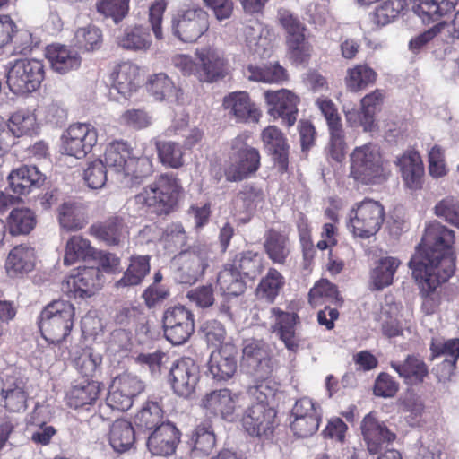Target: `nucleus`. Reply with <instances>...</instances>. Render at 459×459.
<instances>
[{"label": "nucleus", "mask_w": 459, "mask_h": 459, "mask_svg": "<svg viewBox=\"0 0 459 459\" xmlns=\"http://www.w3.org/2000/svg\"><path fill=\"white\" fill-rule=\"evenodd\" d=\"M152 162L147 156L135 157L133 149L123 141L109 143L104 153V161L97 159L88 163L83 178L90 188H102L108 174L125 186L132 187L152 175Z\"/></svg>", "instance_id": "nucleus-1"}, {"label": "nucleus", "mask_w": 459, "mask_h": 459, "mask_svg": "<svg viewBox=\"0 0 459 459\" xmlns=\"http://www.w3.org/2000/svg\"><path fill=\"white\" fill-rule=\"evenodd\" d=\"M454 231L438 221L430 222L425 229L421 243L409 262L412 275H426L438 271L437 276L430 274L429 282L437 285L446 282L455 272V256L452 249Z\"/></svg>", "instance_id": "nucleus-2"}, {"label": "nucleus", "mask_w": 459, "mask_h": 459, "mask_svg": "<svg viewBox=\"0 0 459 459\" xmlns=\"http://www.w3.org/2000/svg\"><path fill=\"white\" fill-rule=\"evenodd\" d=\"M248 393L254 399L242 417L245 430L253 437H269L274 429L276 411L268 405L275 395L276 389L269 382L263 381L249 387Z\"/></svg>", "instance_id": "nucleus-3"}, {"label": "nucleus", "mask_w": 459, "mask_h": 459, "mask_svg": "<svg viewBox=\"0 0 459 459\" xmlns=\"http://www.w3.org/2000/svg\"><path fill=\"white\" fill-rule=\"evenodd\" d=\"M386 169L378 145L368 143L356 147L351 154V177L362 185L380 184Z\"/></svg>", "instance_id": "nucleus-4"}, {"label": "nucleus", "mask_w": 459, "mask_h": 459, "mask_svg": "<svg viewBox=\"0 0 459 459\" xmlns=\"http://www.w3.org/2000/svg\"><path fill=\"white\" fill-rule=\"evenodd\" d=\"M74 306L65 300H55L41 312L39 321L43 338L50 343H60L71 333L74 318Z\"/></svg>", "instance_id": "nucleus-5"}, {"label": "nucleus", "mask_w": 459, "mask_h": 459, "mask_svg": "<svg viewBox=\"0 0 459 459\" xmlns=\"http://www.w3.org/2000/svg\"><path fill=\"white\" fill-rule=\"evenodd\" d=\"M180 190L178 178L172 174H163L136 195L135 201L158 214H168L176 205Z\"/></svg>", "instance_id": "nucleus-6"}, {"label": "nucleus", "mask_w": 459, "mask_h": 459, "mask_svg": "<svg viewBox=\"0 0 459 459\" xmlns=\"http://www.w3.org/2000/svg\"><path fill=\"white\" fill-rule=\"evenodd\" d=\"M211 252L206 246H194L174 257V279L180 284H194L204 273L211 263Z\"/></svg>", "instance_id": "nucleus-7"}, {"label": "nucleus", "mask_w": 459, "mask_h": 459, "mask_svg": "<svg viewBox=\"0 0 459 459\" xmlns=\"http://www.w3.org/2000/svg\"><path fill=\"white\" fill-rule=\"evenodd\" d=\"M45 77L44 65L39 59H19L8 72L7 83L12 91L23 94L35 91Z\"/></svg>", "instance_id": "nucleus-8"}, {"label": "nucleus", "mask_w": 459, "mask_h": 459, "mask_svg": "<svg viewBox=\"0 0 459 459\" xmlns=\"http://www.w3.org/2000/svg\"><path fill=\"white\" fill-rule=\"evenodd\" d=\"M171 31L183 42H195L209 29L207 13L194 6L178 10L171 18Z\"/></svg>", "instance_id": "nucleus-9"}, {"label": "nucleus", "mask_w": 459, "mask_h": 459, "mask_svg": "<svg viewBox=\"0 0 459 459\" xmlns=\"http://www.w3.org/2000/svg\"><path fill=\"white\" fill-rule=\"evenodd\" d=\"M384 206L377 201L365 199L351 211L353 233L360 238H369L381 228L385 220Z\"/></svg>", "instance_id": "nucleus-10"}, {"label": "nucleus", "mask_w": 459, "mask_h": 459, "mask_svg": "<svg viewBox=\"0 0 459 459\" xmlns=\"http://www.w3.org/2000/svg\"><path fill=\"white\" fill-rule=\"evenodd\" d=\"M162 326L166 339L173 345L186 342L195 332V318L184 306L168 307L162 316Z\"/></svg>", "instance_id": "nucleus-11"}, {"label": "nucleus", "mask_w": 459, "mask_h": 459, "mask_svg": "<svg viewBox=\"0 0 459 459\" xmlns=\"http://www.w3.org/2000/svg\"><path fill=\"white\" fill-rule=\"evenodd\" d=\"M242 367L250 374L267 377L273 371V364L269 345L263 340L245 339L242 348Z\"/></svg>", "instance_id": "nucleus-12"}, {"label": "nucleus", "mask_w": 459, "mask_h": 459, "mask_svg": "<svg viewBox=\"0 0 459 459\" xmlns=\"http://www.w3.org/2000/svg\"><path fill=\"white\" fill-rule=\"evenodd\" d=\"M97 140V130L92 125L73 124L63 135L62 149L65 154L82 159L91 151Z\"/></svg>", "instance_id": "nucleus-13"}, {"label": "nucleus", "mask_w": 459, "mask_h": 459, "mask_svg": "<svg viewBox=\"0 0 459 459\" xmlns=\"http://www.w3.org/2000/svg\"><path fill=\"white\" fill-rule=\"evenodd\" d=\"M102 285V273L98 267H79L62 282L61 290L69 297H91Z\"/></svg>", "instance_id": "nucleus-14"}, {"label": "nucleus", "mask_w": 459, "mask_h": 459, "mask_svg": "<svg viewBox=\"0 0 459 459\" xmlns=\"http://www.w3.org/2000/svg\"><path fill=\"white\" fill-rule=\"evenodd\" d=\"M360 429L367 449L372 455L387 449L396 439L395 432L372 412L363 418Z\"/></svg>", "instance_id": "nucleus-15"}, {"label": "nucleus", "mask_w": 459, "mask_h": 459, "mask_svg": "<svg viewBox=\"0 0 459 459\" xmlns=\"http://www.w3.org/2000/svg\"><path fill=\"white\" fill-rule=\"evenodd\" d=\"M237 150L235 160L225 171L228 181L237 182L255 173L260 166V154L258 151L236 138L232 143Z\"/></svg>", "instance_id": "nucleus-16"}, {"label": "nucleus", "mask_w": 459, "mask_h": 459, "mask_svg": "<svg viewBox=\"0 0 459 459\" xmlns=\"http://www.w3.org/2000/svg\"><path fill=\"white\" fill-rule=\"evenodd\" d=\"M264 99L268 105V113L274 118H281L287 126H291L297 121L298 104L299 98L291 91L281 89L266 91Z\"/></svg>", "instance_id": "nucleus-17"}, {"label": "nucleus", "mask_w": 459, "mask_h": 459, "mask_svg": "<svg viewBox=\"0 0 459 459\" xmlns=\"http://www.w3.org/2000/svg\"><path fill=\"white\" fill-rule=\"evenodd\" d=\"M199 380V368L187 357L177 360L169 370V381L174 393L181 397H189Z\"/></svg>", "instance_id": "nucleus-18"}, {"label": "nucleus", "mask_w": 459, "mask_h": 459, "mask_svg": "<svg viewBox=\"0 0 459 459\" xmlns=\"http://www.w3.org/2000/svg\"><path fill=\"white\" fill-rule=\"evenodd\" d=\"M110 95L117 100L121 98L127 100L140 84L139 68L131 62L119 64L112 73Z\"/></svg>", "instance_id": "nucleus-19"}, {"label": "nucleus", "mask_w": 459, "mask_h": 459, "mask_svg": "<svg viewBox=\"0 0 459 459\" xmlns=\"http://www.w3.org/2000/svg\"><path fill=\"white\" fill-rule=\"evenodd\" d=\"M200 62L197 79L201 82H212L225 75V60L222 54L216 48L207 47L196 50Z\"/></svg>", "instance_id": "nucleus-20"}, {"label": "nucleus", "mask_w": 459, "mask_h": 459, "mask_svg": "<svg viewBox=\"0 0 459 459\" xmlns=\"http://www.w3.org/2000/svg\"><path fill=\"white\" fill-rule=\"evenodd\" d=\"M179 438L178 429L167 421L150 433L146 445L152 455L168 456L175 453Z\"/></svg>", "instance_id": "nucleus-21"}, {"label": "nucleus", "mask_w": 459, "mask_h": 459, "mask_svg": "<svg viewBox=\"0 0 459 459\" xmlns=\"http://www.w3.org/2000/svg\"><path fill=\"white\" fill-rule=\"evenodd\" d=\"M243 33L249 51L260 58L269 57L273 48L272 34L257 20L250 21Z\"/></svg>", "instance_id": "nucleus-22"}, {"label": "nucleus", "mask_w": 459, "mask_h": 459, "mask_svg": "<svg viewBox=\"0 0 459 459\" xmlns=\"http://www.w3.org/2000/svg\"><path fill=\"white\" fill-rule=\"evenodd\" d=\"M46 177L36 166L24 165L13 169L8 176L10 188L18 195H28L39 188Z\"/></svg>", "instance_id": "nucleus-23"}, {"label": "nucleus", "mask_w": 459, "mask_h": 459, "mask_svg": "<svg viewBox=\"0 0 459 459\" xmlns=\"http://www.w3.org/2000/svg\"><path fill=\"white\" fill-rule=\"evenodd\" d=\"M265 149L272 154L279 170L283 173L289 165V145L282 132L275 126H269L262 132Z\"/></svg>", "instance_id": "nucleus-24"}, {"label": "nucleus", "mask_w": 459, "mask_h": 459, "mask_svg": "<svg viewBox=\"0 0 459 459\" xmlns=\"http://www.w3.org/2000/svg\"><path fill=\"white\" fill-rule=\"evenodd\" d=\"M223 107L238 122H257L260 113L246 91L229 93L223 99Z\"/></svg>", "instance_id": "nucleus-25"}, {"label": "nucleus", "mask_w": 459, "mask_h": 459, "mask_svg": "<svg viewBox=\"0 0 459 459\" xmlns=\"http://www.w3.org/2000/svg\"><path fill=\"white\" fill-rule=\"evenodd\" d=\"M238 395L224 388L207 394L202 400V405L214 415L220 414L230 421L234 420Z\"/></svg>", "instance_id": "nucleus-26"}, {"label": "nucleus", "mask_w": 459, "mask_h": 459, "mask_svg": "<svg viewBox=\"0 0 459 459\" xmlns=\"http://www.w3.org/2000/svg\"><path fill=\"white\" fill-rule=\"evenodd\" d=\"M237 370V359L234 348L225 346L219 351H213L208 361V371L213 379L225 381L233 377Z\"/></svg>", "instance_id": "nucleus-27"}, {"label": "nucleus", "mask_w": 459, "mask_h": 459, "mask_svg": "<svg viewBox=\"0 0 459 459\" xmlns=\"http://www.w3.org/2000/svg\"><path fill=\"white\" fill-rule=\"evenodd\" d=\"M91 233L108 246H121L128 236L127 226L121 217L115 216L92 225Z\"/></svg>", "instance_id": "nucleus-28"}, {"label": "nucleus", "mask_w": 459, "mask_h": 459, "mask_svg": "<svg viewBox=\"0 0 459 459\" xmlns=\"http://www.w3.org/2000/svg\"><path fill=\"white\" fill-rule=\"evenodd\" d=\"M35 266V251L28 244L15 246L8 255L5 269L12 278L26 274Z\"/></svg>", "instance_id": "nucleus-29"}, {"label": "nucleus", "mask_w": 459, "mask_h": 459, "mask_svg": "<svg viewBox=\"0 0 459 459\" xmlns=\"http://www.w3.org/2000/svg\"><path fill=\"white\" fill-rule=\"evenodd\" d=\"M390 366L408 385L421 384L429 375L427 364L414 355H408L403 361H391Z\"/></svg>", "instance_id": "nucleus-30"}, {"label": "nucleus", "mask_w": 459, "mask_h": 459, "mask_svg": "<svg viewBox=\"0 0 459 459\" xmlns=\"http://www.w3.org/2000/svg\"><path fill=\"white\" fill-rule=\"evenodd\" d=\"M397 165L405 186L411 190L420 189L424 168L420 154L416 152H406L398 159Z\"/></svg>", "instance_id": "nucleus-31"}, {"label": "nucleus", "mask_w": 459, "mask_h": 459, "mask_svg": "<svg viewBox=\"0 0 459 459\" xmlns=\"http://www.w3.org/2000/svg\"><path fill=\"white\" fill-rule=\"evenodd\" d=\"M46 57L52 69L60 74L75 70L81 65L78 53L62 45L48 46L46 49Z\"/></svg>", "instance_id": "nucleus-32"}, {"label": "nucleus", "mask_w": 459, "mask_h": 459, "mask_svg": "<svg viewBox=\"0 0 459 459\" xmlns=\"http://www.w3.org/2000/svg\"><path fill=\"white\" fill-rule=\"evenodd\" d=\"M150 256L133 255L123 276L115 282L117 290L141 285L144 278L150 273Z\"/></svg>", "instance_id": "nucleus-33"}, {"label": "nucleus", "mask_w": 459, "mask_h": 459, "mask_svg": "<svg viewBox=\"0 0 459 459\" xmlns=\"http://www.w3.org/2000/svg\"><path fill=\"white\" fill-rule=\"evenodd\" d=\"M458 0H414L413 13L422 22L429 23L439 20L442 16L451 13Z\"/></svg>", "instance_id": "nucleus-34"}, {"label": "nucleus", "mask_w": 459, "mask_h": 459, "mask_svg": "<svg viewBox=\"0 0 459 459\" xmlns=\"http://www.w3.org/2000/svg\"><path fill=\"white\" fill-rule=\"evenodd\" d=\"M273 313L277 317L274 331L277 332L288 350L297 351L299 343L295 333V325L299 323V316L296 313L283 312L278 308H273Z\"/></svg>", "instance_id": "nucleus-35"}, {"label": "nucleus", "mask_w": 459, "mask_h": 459, "mask_svg": "<svg viewBox=\"0 0 459 459\" xmlns=\"http://www.w3.org/2000/svg\"><path fill=\"white\" fill-rule=\"evenodd\" d=\"M135 439V431L129 421L119 419L110 425L108 443L116 453L123 454L129 451Z\"/></svg>", "instance_id": "nucleus-36"}, {"label": "nucleus", "mask_w": 459, "mask_h": 459, "mask_svg": "<svg viewBox=\"0 0 459 459\" xmlns=\"http://www.w3.org/2000/svg\"><path fill=\"white\" fill-rule=\"evenodd\" d=\"M100 394V384L96 381L83 378L75 381L66 394L67 404L71 408L78 409L91 404Z\"/></svg>", "instance_id": "nucleus-37"}, {"label": "nucleus", "mask_w": 459, "mask_h": 459, "mask_svg": "<svg viewBox=\"0 0 459 459\" xmlns=\"http://www.w3.org/2000/svg\"><path fill=\"white\" fill-rule=\"evenodd\" d=\"M148 92L160 101L178 102L182 92L164 73L155 74L150 76L147 82Z\"/></svg>", "instance_id": "nucleus-38"}, {"label": "nucleus", "mask_w": 459, "mask_h": 459, "mask_svg": "<svg viewBox=\"0 0 459 459\" xmlns=\"http://www.w3.org/2000/svg\"><path fill=\"white\" fill-rule=\"evenodd\" d=\"M57 219L62 229L76 231L87 224L84 208L76 203L65 202L57 210Z\"/></svg>", "instance_id": "nucleus-39"}, {"label": "nucleus", "mask_w": 459, "mask_h": 459, "mask_svg": "<svg viewBox=\"0 0 459 459\" xmlns=\"http://www.w3.org/2000/svg\"><path fill=\"white\" fill-rule=\"evenodd\" d=\"M244 75L249 81L264 83H278L287 78L285 69L277 63L262 66L249 65Z\"/></svg>", "instance_id": "nucleus-40"}, {"label": "nucleus", "mask_w": 459, "mask_h": 459, "mask_svg": "<svg viewBox=\"0 0 459 459\" xmlns=\"http://www.w3.org/2000/svg\"><path fill=\"white\" fill-rule=\"evenodd\" d=\"M263 200V190L255 185L247 184L242 186L233 199L232 205L236 213H250Z\"/></svg>", "instance_id": "nucleus-41"}, {"label": "nucleus", "mask_w": 459, "mask_h": 459, "mask_svg": "<svg viewBox=\"0 0 459 459\" xmlns=\"http://www.w3.org/2000/svg\"><path fill=\"white\" fill-rule=\"evenodd\" d=\"M217 282L222 293L228 296H238L246 289L243 276L232 263L224 265L218 274Z\"/></svg>", "instance_id": "nucleus-42"}, {"label": "nucleus", "mask_w": 459, "mask_h": 459, "mask_svg": "<svg viewBox=\"0 0 459 459\" xmlns=\"http://www.w3.org/2000/svg\"><path fill=\"white\" fill-rule=\"evenodd\" d=\"M268 257L274 263L284 264L290 255L288 238L274 230H270L265 235L264 243Z\"/></svg>", "instance_id": "nucleus-43"}, {"label": "nucleus", "mask_w": 459, "mask_h": 459, "mask_svg": "<svg viewBox=\"0 0 459 459\" xmlns=\"http://www.w3.org/2000/svg\"><path fill=\"white\" fill-rule=\"evenodd\" d=\"M232 264L237 267L243 278L252 281L256 279L264 269L262 255L251 250L236 255Z\"/></svg>", "instance_id": "nucleus-44"}, {"label": "nucleus", "mask_w": 459, "mask_h": 459, "mask_svg": "<svg viewBox=\"0 0 459 459\" xmlns=\"http://www.w3.org/2000/svg\"><path fill=\"white\" fill-rule=\"evenodd\" d=\"M1 395L6 410L12 412L23 411L27 408V394L22 381L4 383Z\"/></svg>", "instance_id": "nucleus-45"}, {"label": "nucleus", "mask_w": 459, "mask_h": 459, "mask_svg": "<svg viewBox=\"0 0 459 459\" xmlns=\"http://www.w3.org/2000/svg\"><path fill=\"white\" fill-rule=\"evenodd\" d=\"M134 422L139 429L152 432L165 424L163 411L157 402L148 401L135 415Z\"/></svg>", "instance_id": "nucleus-46"}, {"label": "nucleus", "mask_w": 459, "mask_h": 459, "mask_svg": "<svg viewBox=\"0 0 459 459\" xmlns=\"http://www.w3.org/2000/svg\"><path fill=\"white\" fill-rule=\"evenodd\" d=\"M94 248L88 239L79 235L71 237L65 245L64 264L72 265L78 261H86L94 255Z\"/></svg>", "instance_id": "nucleus-47"}, {"label": "nucleus", "mask_w": 459, "mask_h": 459, "mask_svg": "<svg viewBox=\"0 0 459 459\" xmlns=\"http://www.w3.org/2000/svg\"><path fill=\"white\" fill-rule=\"evenodd\" d=\"M377 73L368 65H358L347 70L345 84L352 92L360 91L375 83Z\"/></svg>", "instance_id": "nucleus-48"}, {"label": "nucleus", "mask_w": 459, "mask_h": 459, "mask_svg": "<svg viewBox=\"0 0 459 459\" xmlns=\"http://www.w3.org/2000/svg\"><path fill=\"white\" fill-rule=\"evenodd\" d=\"M118 44L126 48L135 51H145L152 45V39L148 29L143 26L126 28L118 38Z\"/></svg>", "instance_id": "nucleus-49"}, {"label": "nucleus", "mask_w": 459, "mask_h": 459, "mask_svg": "<svg viewBox=\"0 0 459 459\" xmlns=\"http://www.w3.org/2000/svg\"><path fill=\"white\" fill-rule=\"evenodd\" d=\"M400 264L401 262L396 257H381L371 273L375 288L382 290L389 286L393 282L394 275Z\"/></svg>", "instance_id": "nucleus-50"}, {"label": "nucleus", "mask_w": 459, "mask_h": 459, "mask_svg": "<svg viewBox=\"0 0 459 459\" xmlns=\"http://www.w3.org/2000/svg\"><path fill=\"white\" fill-rule=\"evenodd\" d=\"M285 31L287 33V45L291 58L297 64L305 62L308 54L305 42V36L303 33L304 27L302 23L299 21Z\"/></svg>", "instance_id": "nucleus-51"}, {"label": "nucleus", "mask_w": 459, "mask_h": 459, "mask_svg": "<svg viewBox=\"0 0 459 459\" xmlns=\"http://www.w3.org/2000/svg\"><path fill=\"white\" fill-rule=\"evenodd\" d=\"M384 97V91L377 89L361 99V126L365 132H372L374 130L376 126L375 113L382 105Z\"/></svg>", "instance_id": "nucleus-52"}, {"label": "nucleus", "mask_w": 459, "mask_h": 459, "mask_svg": "<svg viewBox=\"0 0 459 459\" xmlns=\"http://www.w3.org/2000/svg\"><path fill=\"white\" fill-rule=\"evenodd\" d=\"M7 225L13 236L26 235L34 229L36 217L28 208L13 209L7 218Z\"/></svg>", "instance_id": "nucleus-53"}, {"label": "nucleus", "mask_w": 459, "mask_h": 459, "mask_svg": "<svg viewBox=\"0 0 459 459\" xmlns=\"http://www.w3.org/2000/svg\"><path fill=\"white\" fill-rule=\"evenodd\" d=\"M428 275H413L415 280L421 283V293L423 301L421 304V309L426 315L433 314L436 309L438 307L440 303L439 295L436 292L437 288L442 284L443 282H438L437 285L430 284L429 282V278H430V274L433 276H437L439 274L438 271L429 272Z\"/></svg>", "instance_id": "nucleus-54"}, {"label": "nucleus", "mask_w": 459, "mask_h": 459, "mask_svg": "<svg viewBox=\"0 0 459 459\" xmlns=\"http://www.w3.org/2000/svg\"><path fill=\"white\" fill-rule=\"evenodd\" d=\"M8 128L15 137L31 134L36 129V117L29 110H18L10 117Z\"/></svg>", "instance_id": "nucleus-55"}, {"label": "nucleus", "mask_w": 459, "mask_h": 459, "mask_svg": "<svg viewBox=\"0 0 459 459\" xmlns=\"http://www.w3.org/2000/svg\"><path fill=\"white\" fill-rule=\"evenodd\" d=\"M283 284L282 275L276 269L271 268L259 283L256 289L257 295L268 302H273Z\"/></svg>", "instance_id": "nucleus-56"}, {"label": "nucleus", "mask_w": 459, "mask_h": 459, "mask_svg": "<svg viewBox=\"0 0 459 459\" xmlns=\"http://www.w3.org/2000/svg\"><path fill=\"white\" fill-rule=\"evenodd\" d=\"M156 148L163 165L172 169H178L184 165L183 151L179 143L160 141L156 143Z\"/></svg>", "instance_id": "nucleus-57"}, {"label": "nucleus", "mask_w": 459, "mask_h": 459, "mask_svg": "<svg viewBox=\"0 0 459 459\" xmlns=\"http://www.w3.org/2000/svg\"><path fill=\"white\" fill-rule=\"evenodd\" d=\"M405 4V0L385 1L370 13V20L377 26H385L398 16Z\"/></svg>", "instance_id": "nucleus-58"}, {"label": "nucleus", "mask_w": 459, "mask_h": 459, "mask_svg": "<svg viewBox=\"0 0 459 459\" xmlns=\"http://www.w3.org/2000/svg\"><path fill=\"white\" fill-rule=\"evenodd\" d=\"M191 440L193 451L202 455H209L216 443L213 429L208 422H203L195 428Z\"/></svg>", "instance_id": "nucleus-59"}, {"label": "nucleus", "mask_w": 459, "mask_h": 459, "mask_svg": "<svg viewBox=\"0 0 459 459\" xmlns=\"http://www.w3.org/2000/svg\"><path fill=\"white\" fill-rule=\"evenodd\" d=\"M96 9L99 13L117 24L128 13L129 0H98Z\"/></svg>", "instance_id": "nucleus-60"}, {"label": "nucleus", "mask_w": 459, "mask_h": 459, "mask_svg": "<svg viewBox=\"0 0 459 459\" xmlns=\"http://www.w3.org/2000/svg\"><path fill=\"white\" fill-rule=\"evenodd\" d=\"M320 298H325L336 305L342 303V298L340 296L336 285L331 283L326 279L317 281L309 290L308 299L312 305H316Z\"/></svg>", "instance_id": "nucleus-61"}, {"label": "nucleus", "mask_w": 459, "mask_h": 459, "mask_svg": "<svg viewBox=\"0 0 459 459\" xmlns=\"http://www.w3.org/2000/svg\"><path fill=\"white\" fill-rule=\"evenodd\" d=\"M101 31L95 26L79 28L74 36L75 45L85 51H93L101 46Z\"/></svg>", "instance_id": "nucleus-62"}, {"label": "nucleus", "mask_w": 459, "mask_h": 459, "mask_svg": "<svg viewBox=\"0 0 459 459\" xmlns=\"http://www.w3.org/2000/svg\"><path fill=\"white\" fill-rule=\"evenodd\" d=\"M101 360L100 355L93 354L91 351L85 350L78 357L74 358V364L84 378L90 379V377H93Z\"/></svg>", "instance_id": "nucleus-63"}, {"label": "nucleus", "mask_w": 459, "mask_h": 459, "mask_svg": "<svg viewBox=\"0 0 459 459\" xmlns=\"http://www.w3.org/2000/svg\"><path fill=\"white\" fill-rule=\"evenodd\" d=\"M435 214L459 228V202L454 197H446L435 205Z\"/></svg>", "instance_id": "nucleus-64"}]
</instances>
